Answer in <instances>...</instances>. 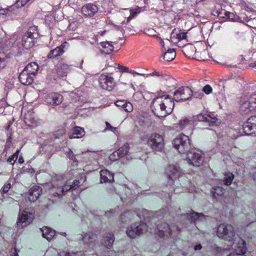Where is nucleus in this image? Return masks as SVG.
Returning <instances> with one entry per match:
<instances>
[{"mask_svg": "<svg viewBox=\"0 0 256 256\" xmlns=\"http://www.w3.org/2000/svg\"><path fill=\"white\" fill-rule=\"evenodd\" d=\"M205 122L210 126H216L220 124V120L214 113L208 112L200 114L196 116L185 118L180 120L178 125L180 129H183L188 125H192L194 121Z\"/></svg>", "mask_w": 256, "mask_h": 256, "instance_id": "nucleus-1", "label": "nucleus"}, {"mask_svg": "<svg viewBox=\"0 0 256 256\" xmlns=\"http://www.w3.org/2000/svg\"><path fill=\"white\" fill-rule=\"evenodd\" d=\"M157 97L153 100V105L155 108L154 112L159 118H163L170 114L174 106L173 98L170 97H164L163 100Z\"/></svg>", "mask_w": 256, "mask_h": 256, "instance_id": "nucleus-2", "label": "nucleus"}, {"mask_svg": "<svg viewBox=\"0 0 256 256\" xmlns=\"http://www.w3.org/2000/svg\"><path fill=\"white\" fill-rule=\"evenodd\" d=\"M216 235L221 239L232 241L235 238L236 232L234 227L228 223L220 224L216 230Z\"/></svg>", "mask_w": 256, "mask_h": 256, "instance_id": "nucleus-3", "label": "nucleus"}, {"mask_svg": "<svg viewBox=\"0 0 256 256\" xmlns=\"http://www.w3.org/2000/svg\"><path fill=\"white\" fill-rule=\"evenodd\" d=\"M174 146L182 154L187 153L191 148L190 140L186 135L180 134L173 141Z\"/></svg>", "mask_w": 256, "mask_h": 256, "instance_id": "nucleus-4", "label": "nucleus"}, {"mask_svg": "<svg viewBox=\"0 0 256 256\" xmlns=\"http://www.w3.org/2000/svg\"><path fill=\"white\" fill-rule=\"evenodd\" d=\"M204 154L198 150H189L186 153V160L188 163L195 167H198L204 162Z\"/></svg>", "mask_w": 256, "mask_h": 256, "instance_id": "nucleus-5", "label": "nucleus"}, {"mask_svg": "<svg viewBox=\"0 0 256 256\" xmlns=\"http://www.w3.org/2000/svg\"><path fill=\"white\" fill-rule=\"evenodd\" d=\"M96 238V236L92 232H82L78 238V240L82 242L84 248L89 250L94 248Z\"/></svg>", "mask_w": 256, "mask_h": 256, "instance_id": "nucleus-6", "label": "nucleus"}, {"mask_svg": "<svg viewBox=\"0 0 256 256\" xmlns=\"http://www.w3.org/2000/svg\"><path fill=\"white\" fill-rule=\"evenodd\" d=\"M148 145L154 150L160 151L164 146V139L163 136L158 134H152L148 139Z\"/></svg>", "mask_w": 256, "mask_h": 256, "instance_id": "nucleus-7", "label": "nucleus"}, {"mask_svg": "<svg viewBox=\"0 0 256 256\" xmlns=\"http://www.w3.org/2000/svg\"><path fill=\"white\" fill-rule=\"evenodd\" d=\"M146 230L147 226L144 223L137 222L128 228L126 234L130 238H134Z\"/></svg>", "mask_w": 256, "mask_h": 256, "instance_id": "nucleus-8", "label": "nucleus"}, {"mask_svg": "<svg viewBox=\"0 0 256 256\" xmlns=\"http://www.w3.org/2000/svg\"><path fill=\"white\" fill-rule=\"evenodd\" d=\"M32 64L29 63L20 74L18 79L20 82L26 86H30L32 84Z\"/></svg>", "mask_w": 256, "mask_h": 256, "instance_id": "nucleus-9", "label": "nucleus"}, {"mask_svg": "<svg viewBox=\"0 0 256 256\" xmlns=\"http://www.w3.org/2000/svg\"><path fill=\"white\" fill-rule=\"evenodd\" d=\"M100 85L102 89L111 91L116 86V82L112 77L102 75L100 78Z\"/></svg>", "mask_w": 256, "mask_h": 256, "instance_id": "nucleus-10", "label": "nucleus"}, {"mask_svg": "<svg viewBox=\"0 0 256 256\" xmlns=\"http://www.w3.org/2000/svg\"><path fill=\"white\" fill-rule=\"evenodd\" d=\"M98 8L96 4L89 3L82 6L81 13L86 18H92L98 12Z\"/></svg>", "mask_w": 256, "mask_h": 256, "instance_id": "nucleus-11", "label": "nucleus"}, {"mask_svg": "<svg viewBox=\"0 0 256 256\" xmlns=\"http://www.w3.org/2000/svg\"><path fill=\"white\" fill-rule=\"evenodd\" d=\"M244 132L247 135L256 134V116L249 118L243 125Z\"/></svg>", "mask_w": 256, "mask_h": 256, "instance_id": "nucleus-12", "label": "nucleus"}, {"mask_svg": "<svg viewBox=\"0 0 256 256\" xmlns=\"http://www.w3.org/2000/svg\"><path fill=\"white\" fill-rule=\"evenodd\" d=\"M53 186L56 187L58 190L54 193V196H62L65 194V192L72 189L71 184H65L63 180H60L58 183L54 182Z\"/></svg>", "mask_w": 256, "mask_h": 256, "instance_id": "nucleus-13", "label": "nucleus"}, {"mask_svg": "<svg viewBox=\"0 0 256 256\" xmlns=\"http://www.w3.org/2000/svg\"><path fill=\"white\" fill-rule=\"evenodd\" d=\"M180 169L174 166H170L166 170V174L170 180L168 182L170 184H172V181L176 179L180 175Z\"/></svg>", "mask_w": 256, "mask_h": 256, "instance_id": "nucleus-14", "label": "nucleus"}, {"mask_svg": "<svg viewBox=\"0 0 256 256\" xmlns=\"http://www.w3.org/2000/svg\"><path fill=\"white\" fill-rule=\"evenodd\" d=\"M31 214V212L26 209L23 211L20 210L17 222V226L18 228H22L27 224V220Z\"/></svg>", "mask_w": 256, "mask_h": 256, "instance_id": "nucleus-15", "label": "nucleus"}, {"mask_svg": "<svg viewBox=\"0 0 256 256\" xmlns=\"http://www.w3.org/2000/svg\"><path fill=\"white\" fill-rule=\"evenodd\" d=\"M196 94L188 86H182L179 87L174 92V96H180L182 95H187L188 96H192L193 94Z\"/></svg>", "mask_w": 256, "mask_h": 256, "instance_id": "nucleus-16", "label": "nucleus"}, {"mask_svg": "<svg viewBox=\"0 0 256 256\" xmlns=\"http://www.w3.org/2000/svg\"><path fill=\"white\" fill-rule=\"evenodd\" d=\"M85 132L82 128L79 126H76L68 134V137L70 139L78 138H82Z\"/></svg>", "mask_w": 256, "mask_h": 256, "instance_id": "nucleus-17", "label": "nucleus"}, {"mask_svg": "<svg viewBox=\"0 0 256 256\" xmlns=\"http://www.w3.org/2000/svg\"><path fill=\"white\" fill-rule=\"evenodd\" d=\"M101 182H112L114 181V174L106 170L100 172Z\"/></svg>", "mask_w": 256, "mask_h": 256, "instance_id": "nucleus-18", "label": "nucleus"}, {"mask_svg": "<svg viewBox=\"0 0 256 256\" xmlns=\"http://www.w3.org/2000/svg\"><path fill=\"white\" fill-rule=\"evenodd\" d=\"M22 44L26 50H30L32 48V33L30 32H28L24 35Z\"/></svg>", "mask_w": 256, "mask_h": 256, "instance_id": "nucleus-19", "label": "nucleus"}, {"mask_svg": "<svg viewBox=\"0 0 256 256\" xmlns=\"http://www.w3.org/2000/svg\"><path fill=\"white\" fill-rule=\"evenodd\" d=\"M158 234L162 238H168L171 234V230L168 225L167 224H164L162 226L158 228Z\"/></svg>", "mask_w": 256, "mask_h": 256, "instance_id": "nucleus-20", "label": "nucleus"}, {"mask_svg": "<svg viewBox=\"0 0 256 256\" xmlns=\"http://www.w3.org/2000/svg\"><path fill=\"white\" fill-rule=\"evenodd\" d=\"M64 53V46L62 45L59 46H57L54 50H51L48 52L47 56L48 58L53 59L58 56H62Z\"/></svg>", "mask_w": 256, "mask_h": 256, "instance_id": "nucleus-21", "label": "nucleus"}, {"mask_svg": "<svg viewBox=\"0 0 256 256\" xmlns=\"http://www.w3.org/2000/svg\"><path fill=\"white\" fill-rule=\"evenodd\" d=\"M247 252V248L246 247V243L243 240H238L237 246L235 249V254H241L244 256Z\"/></svg>", "mask_w": 256, "mask_h": 256, "instance_id": "nucleus-22", "label": "nucleus"}, {"mask_svg": "<svg viewBox=\"0 0 256 256\" xmlns=\"http://www.w3.org/2000/svg\"><path fill=\"white\" fill-rule=\"evenodd\" d=\"M186 32H182L180 30L174 28L171 32L170 38L172 40L175 38L178 41H180L186 39Z\"/></svg>", "mask_w": 256, "mask_h": 256, "instance_id": "nucleus-23", "label": "nucleus"}, {"mask_svg": "<svg viewBox=\"0 0 256 256\" xmlns=\"http://www.w3.org/2000/svg\"><path fill=\"white\" fill-rule=\"evenodd\" d=\"M44 238H46L48 241H50L54 236L56 232L48 227L44 226L40 229Z\"/></svg>", "mask_w": 256, "mask_h": 256, "instance_id": "nucleus-24", "label": "nucleus"}, {"mask_svg": "<svg viewBox=\"0 0 256 256\" xmlns=\"http://www.w3.org/2000/svg\"><path fill=\"white\" fill-rule=\"evenodd\" d=\"M114 240V236L112 234H108L104 237L102 243L107 248H110L112 246Z\"/></svg>", "mask_w": 256, "mask_h": 256, "instance_id": "nucleus-25", "label": "nucleus"}, {"mask_svg": "<svg viewBox=\"0 0 256 256\" xmlns=\"http://www.w3.org/2000/svg\"><path fill=\"white\" fill-rule=\"evenodd\" d=\"M44 101L48 105H58L62 102V97H45Z\"/></svg>", "mask_w": 256, "mask_h": 256, "instance_id": "nucleus-26", "label": "nucleus"}, {"mask_svg": "<svg viewBox=\"0 0 256 256\" xmlns=\"http://www.w3.org/2000/svg\"><path fill=\"white\" fill-rule=\"evenodd\" d=\"M100 46L102 48L101 52L105 54H110L114 50V46L108 42H102Z\"/></svg>", "mask_w": 256, "mask_h": 256, "instance_id": "nucleus-27", "label": "nucleus"}, {"mask_svg": "<svg viewBox=\"0 0 256 256\" xmlns=\"http://www.w3.org/2000/svg\"><path fill=\"white\" fill-rule=\"evenodd\" d=\"M70 66L66 64H62L58 70V74L60 76H66L70 70Z\"/></svg>", "mask_w": 256, "mask_h": 256, "instance_id": "nucleus-28", "label": "nucleus"}, {"mask_svg": "<svg viewBox=\"0 0 256 256\" xmlns=\"http://www.w3.org/2000/svg\"><path fill=\"white\" fill-rule=\"evenodd\" d=\"M176 56V52L174 49H169L164 52L163 56V58L168 62H170Z\"/></svg>", "mask_w": 256, "mask_h": 256, "instance_id": "nucleus-29", "label": "nucleus"}, {"mask_svg": "<svg viewBox=\"0 0 256 256\" xmlns=\"http://www.w3.org/2000/svg\"><path fill=\"white\" fill-rule=\"evenodd\" d=\"M211 192L213 196L216 198H218L224 194V188L221 186H216L214 187Z\"/></svg>", "mask_w": 256, "mask_h": 256, "instance_id": "nucleus-30", "label": "nucleus"}, {"mask_svg": "<svg viewBox=\"0 0 256 256\" xmlns=\"http://www.w3.org/2000/svg\"><path fill=\"white\" fill-rule=\"evenodd\" d=\"M234 178V174L231 172H226L223 178L224 184L226 186H230Z\"/></svg>", "mask_w": 256, "mask_h": 256, "instance_id": "nucleus-31", "label": "nucleus"}, {"mask_svg": "<svg viewBox=\"0 0 256 256\" xmlns=\"http://www.w3.org/2000/svg\"><path fill=\"white\" fill-rule=\"evenodd\" d=\"M204 216L202 214L193 212L190 214L189 218L192 222H196L198 220H202L204 219Z\"/></svg>", "mask_w": 256, "mask_h": 256, "instance_id": "nucleus-32", "label": "nucleus"}, {"mask_svg": "<svg viewBox=\"0 0 256 256\" xmlns=\"http://www.w3.org/2000/svg\"><path fill=\"white\" fill-rule=\"evenodd\" d=\"M129 148V144L128 143H126L117 150L121 158L126 156L128 154Z\"/></svg>", "mask_w": 256, "mask_h": 256, "instance_id": "nucleus-33", "label": "nucleus"}, {"mask_svg": "<svg viewBox=\"0 0 256 256\" xmlns=\"http://www.w3.org/2000/svg\"><path fill=\"white\" fill-rule=\"evenodd\" d=\"M214 12V16H216L220 18H226L228 11L222 8V7H220L216 8Z\"/></svg>", "mask_w": 256, "mask_h": 256, "instance_id": "nucleus-34", "label": "nucleus"}, {"mask_svg": "<svg viewBox=\"0 0 256 256\" xmlns=\"http://www.w3.org/2000/svg\"><path fill=\"white\" fill-rule=\"evenodd\" d=\"M252 106H250V103L246 101L241 104L240 109L242 111L246 113H248L252 110Z\"/></svg>", "mask_w": 256, "mask_h": 256, "instance_id": "nucleus-35", "label": "nucleus"}, {"mask_svg": "<svg viewBox=\"0 0 256 256\" xmlns=\"http://www.w3.org/2000/svg\"><path fill=\"white\" fill-rule=\"evenodd\" d=\"M126 22H124V21H123L122 23V26H115V27L116 28L120 31L122 34L124 33V31L126 30H128L129 31H130L131 30V28L130 26H124V24H126Z\"/></svg>", "mask_w": 256, "mask_h": 256, "instance_id": "nucleus-36", "label": "nucleus"}, {"mask_svg": "<svg viewBox=\"0 0 256 256\" xmlns=\"http://www.w3.org/2000/svg\"><path fill=\"white\" fill-rule=\"evenodd\" d=\"M42 192V188L38 186H33V198L34 196L37 199L40 195Z\"/></svg>", "mask_w": 256, "mask_h": 256, "instance_id": "nucleus-37", "label": "nucleus"}, {"mask_svg": "<svg viewBox=\"0 0 256 256\" xmlns=\"http://www.w3.org/2000/svg\"><path fill=\"white\" fill-rule=\"evenodd\" d=\"M18 152L19 150H16V152L14 154L8 158L7 160L8 162L11 163L13 165L18 159Z\"/></svg>", "mask_w": 256, "mask_h": 256, "instance_id": "nucleus-38", "label": "nucleus"}, {"mask_svg": "<svg viewBox=\"0 0 256 256\" xmlns=\"http://www.w3.org/2000/svg\"><path fill=\"white\" fill-rule=\"evenodd\" d=\"M162 78L164 80L166 81L168 84H173L176 82V80L170 76H163Z\"/></svg>", "mask_w": 256, "mask_h": 256, "instance_id": "nucleus-39", "label": "nucleus"}, {"mask_svg": "<svg viewBox=\"0 0 256 256\" xmlns=\"http://www.w3.org/2000/svg\"><path fill=\"white\" fill-rule=\"evenodd\" d=\"M66 133V131L64 129L62 128L60 129H58L54 132V136L55 138H60L64 135Z\"/></svg>", "mask_w": 256, "mask_h": 256, "instance_id": "nucleus-40", "label": "nucleus"}, {"mask_svg": "<svg viewBox=\"0 0 256 256\" xmlns=\"http://www.w3.org/2000/svg\"><path fill=\"white\" fill-rule=\"evenodd\" d=\"M121 158L117 150L114 152L109 156V158L112 161H116Z\"/></svg>", "mask_w": 256, "mask_h": 256, "instance_id": "nucleus-41", "label": "nucleus"}, {"mask_svg": "<svg viewBox=\"0 0 256 256\" xmlns=\"http://www.w3.org/2000/svg\"><path fill=\"white\" fill-rule=\"evenodd\" d=\"M202 91L206 94H209L212 92V88L210 84H206L204 86Z\"/></svg>", "mask_w": 256, "mask_h": 256, "instance_id": "nucleus-42", "label": "nucleus"}, {"mask_svg": "<svg viewBox=\"0 0 256 256\" xmlns=\"http://www.w3.org/2000/svg\"><path fill=\"white\" fill-rule=\"evenodd\" d=\"M64 254V256H83V254L81 252H62L61 254Z\"/></svg>", "mask_w": 256, "mask_h": 256, "instance_id": "nucleus-43", "label": "nucleus"}, {"mask_svg": "<svg viewBox=\"0 0 256 256\" xmlns=\"http://www.w3.org/2000/svg\"><path fill=\"white\" fill-rule=\"evenodd\" d=\"M124 108L125 111L128 112H130L133 110V106L130 102L126 101Z\"/></svg>", "mask_w": 256, "mask_h": 256, "instance_id": "nucleus-44", "label": "nucleus"}, {"mask_svg": "<svg viewBox=\"0 0 256 256\" xmlns=\"http://www.w3.org/2000/svg\"><path fill=\"white\" fill-rule=\"evenodd\" d=\"M72 190H76L80 186V182L78 180H74L71 184Z\"/></svg>", "mask_w": 256, "mask_h": 256, "instance_id": "nucleus-45", "label": "nucleus"}, {"mask_svg": "<svg viewBox=\"0 0 256 256\" xmlns=\"http://www.w3.org/2000/svg\"><path fill=\"white\" fill-rule=\"evenodd\" d=\"M126 100H118L115 102V104L120 107L124 108V104H126Z\"/></svg>", "mask_w": 256, "mask_h": 256, "instance_id": "nucleus-46", "label": "nucleus"}, {"mask_svg": "<svg viewBox=\"0 0 256 256\" xmlns=\"http://www.w3.org/2000/svg\"><path fill=\"white\" fill-rule=\"evenodd\" d=\"M38 28L33 25V38H36L39 36V34L37 32Z\"/></svg>", "mask_w": 256, "mask_h": 256, "instance_id": "nucleus-47", "label": "nucleus"}, {"mask_svg": "<svg viewBox=\"0 0 256 256\" xmlns=\"http://www.w3.org/2000/svg\"><path fill=\"white\" fill-rule=\"evenodd\" d=\"M226 18L234 21L236 20V15L232 12H228Z\"/></svg>", "mask_w": 256, "mask_h": 256, "instance_id": "nucleus-48", "label": "nucleus"}, {"mask_svg": "<svg viewBox=\"0 0 256 256\" xmlns=\"http://www.w3.org/2000/svg\"><path fill=\"white\" fill-rule=\"evenodd\" d=\"M106 128L104 129V131H106V130H110L114 132V130H116V128H114L112 126H111L110 124L108 122H106Z\"/></svg>", "mask_w": 256, "mask_h": 256, "instance_id": "nucleus-49", "label": "nucleus"}, {"mask_svg": "<svg viewBox=\"0 0 256 256\" xmlns=\"http://www.w3.org/2000/svg\"><path fill=\"white\" fill-rule=\"evenodd\" d=\"M10 188V184H5L3 188H2V191L4 193L7 192Z\"/></svg>", "mask_w": 256, "mask_h": 256, "instance_id": "nucleus-50", "label": "nucleus"}, {"mask_svg": "<svg viewBox=\"0 0 256 256\" xmlns=\"http://www.w3.org/2000/svg\"><path fill=\"white\" fill-rule=\"evenodd\" d=\"M12 87L10 84L6 85L4 88L5 94L6 96L8 94V92L10 90H12Z\"/></svg>", "mask_w": 256, "mask_h": 256, "instance_id": "nucleus-51", "label": "nucleus"}, {"mask_svg": "<svg viewBox=\"0 0 256 256\" xmlns=\"http://www.w3.org/2000/svg\"><path fill=\"white\" fill-rule=\"evenodd\" d=\"M33 70H36V72H33V76L35 75L36 73L38 72V70L39 69V66L37 63L35 62H33Z\"/></svg>", "mask_w": 256, "mask_h": 256, "instance_id": "nucleus-52", "label": "nucleus"}, {"mask_svg": "<svg viewBox=\"0 0 256 256\" xmlns=\"http://www.w3.org/2000/svg\"><path fill=\"white\" fill-rule=\"evenodd\" d=\"M124 10L126 11V12H128L130 14V16L128 18H127V20H126V22H128L131 20L132 19L134 16V15L131 12V10H128V9H124Z\"/></svg>", "mask_w": 256, "mask_h": 256, "instance_id": "nucleus-53", "label": "nucleus"}, {"mask_svg": "<svg viewBox=\"0 0 256 256\" xmlns=\"http://www.w3.org/2000/svg\"><path fill=\"white\" fill-rule=\"evenodd\" d=\"M118 68L122 70L124 72H128V68L120 65V64H118Z\"/></svg>", "mask_w": 256, "mask_h": 256, "instance_id": "nucleus-54", "label": "nucleus"}, {"mask_svg": "<svg viewBox=\"0 0 256 256\" xmlns=\"http://www.w3.org/2000/svg\"><path fill=\"white\" fill-rule=\"evenodd\" d=\"M149 94H158V95H162L161 96H170L169 95H164V92L160 90L159 91H158L156 92H149Z\"/></svg>", "mask_w": 256, "mask_h": 256, "instance_id": "nucleus-55", "label": "nucleus"}, {"mask_svg": "<svg viewBox=\"0 0 256 256\" xmlns=\"http://www.w3.org/2000/svg\"><path fill=\"white\" fill-rule=\"evenodd\" d=\"M202 248V246L200 244H198L194 246V249L195 250H201Z\"/></svg>", "mask_w": 256, "mask_h": 256, "instance_id": "nucleus-56", "label": "nucleus"}, {"mask_svg": "<svg viewBox=\"0 0 256 256\" xmlns=\"http://www.w3.org/2000/svg\"><path fill=\"white\" fill-rule=\"evenodd\" d=\"M252 176L254 180L256 182V169L255 171L253 172Z\"/></svg>", "mask_w": 256, "mask_h": 256, "instance_id": "nucleus-57", "label": "nucleus"}, {"mask_svg": "<svg viewBox=\"0 0 256 256\" xmlns=\"http://www.w3.org/2000/svg\"><path fill=\"white\" fill-rule=\"evenodd\" d=\"M150 75H152V76H160V73L158 72L154 71L152 74H150Z\"/></svg>", "mask_w": 256, "mask_h": 256, "instance_id": "nucleus-58", "label": "nucleus"}, {"mask_svg": "<svg viewBox=\"0 0 256 256\" xmlns=\"http://www.w3.org/2000/svg\"><path fill=\"white\" fill-rule=\"evenodd\" d=\"M70 154H69L68 156L70 159L74 160V156L72 154V152L70 151Z\"/></svg>", "mask_w": 256, "mask_h": 256, "instance_id": "nucleus-59", "label": "nucleus"}, {"mask_svg": "<svg viewBox=\"0 0 256 256\" xmlns=\"http://www.w3.org/2000/svg\"><path fill=\"white\" fill-rule=\"evenodd\" d=\"M250 66L252 68L256 67V61L254 62L250 63Z\"/></svg>", "mask_w": 256, "mask_h": 256, "instance_id": "nucleus-60", "label": "nucleus"}, {"mask_svg": "<svg viewBox=\"0 0 256 256\" xmlns=\"http://www.w3.org/2000/svg\"><path fill=\"white\" fill-rule=\"evenodd\" d=\"M18 162L20 164H22L24 162V160L22 158H20L18 159Z\"/></svg>", "mask_w": 256, "mask_h": 256, "instance_id": "nucleus-61", "label": "nucleus"}, {"mask_svg": "<svg viewBox=\"0 0 256 256\" xmlns=\"http://www.w3.org/2000/svg\"><path fill=\"white\" fill-rule=\"evenodd\" d=\"M188 98H185V99H182V98H180V100H176V102H179V101H185L186 100H187Z\"/></svg>", "mask_w": 256, "mask_h": 256, "instance_id": "nucleus-62", "label": "nucleus"}, {"mask_svg": "<svg viewBox=\"0 0 256 256\" xmlns=\"http://www.w3.org/2000/svg\"><path fill=\"white\" fill-rule=\"evenodd\" d=\"M14 255H13V256H18V254H17V252H16V248H14Z\"/></svg>", "mask_w": 256, "mask_h": 256, "instance_id": "nucleus-63", "label": "nucleus"}, {"mask_svg": "<svg viewBox=\"0 0 256 256\" xmlns=\"http://www.w3.org/2000/svg\"><path fill=\"white\" fill-rule=\"evenodd\" d=\"M128 72L130 74H134V72L132 70H130V71H128Z\"/></svg>", "mask_w": 256, "mask_h": 256, "instance_id": "nucleus-64", "label": "nucleus"}]
</instances>
